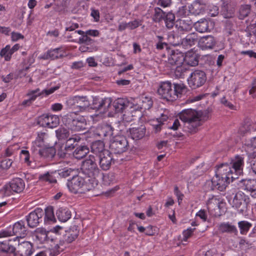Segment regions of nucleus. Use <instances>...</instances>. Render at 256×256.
<instances>
[{
	"label": "nucleus",
	"instance_id": "f257e3e1",
	"mask_svg": "<svg viewBox=\"0 0 256 256\" xmlns=\"http://www.w3.org/2000/svg\"><path fill=\"white\" fill-rule=\"evenodd\" d=\"M98 184V180L89 177L84 178L80 176H73L68 180L66 186L69 190L74 194L84 193L95 188Z\"/></svg>",
	"mask_w": 256,
	"mask_h": 256
},
{
	"label": "nucleus",
	"instance_id": "f03ea898",
	"mask_svg": "<svg viewBox=\"0 0 256 256\" xmlns=\"http://www.w3.org/2000/svg\"><path fill=\"white\" fill-rule=\"evenodd\" d=\"M230 169L226 164H222L217 166L215 176L212 179V186L214 188L220 191L226 189L232 180Z\"/></svg>",
	"mask_w": 256,
	"mask_h": 256
},
{
	"label": "nucleus",
	"instance_id": "7ed1b4c3",
	"mask_svg": "<svg viewBox=\"0 0 256 256\" xmlns=\"http://www.w3.org/2000/svg\"><path fill=\"white\" fill-rule=\"evenodd\" d=\"M180 118L189 129L190 132H195L202 120V112L192 109L183 110L180 114Z\"/></svg>",
	"mask_w": 256,
	"mask_h": 256
},
{
	"label": "nucleus",
	"instance_id": "20e7f679",
	"mask_svg": "<svg viewBox=\"0 0 256 256\" xmlns=\"http://www.w3.org/2000/svg\"><path fill=\"white\" fill-rule=\"evenodd\" d=\"M26 228L24 226V222L23 221H18L14 223L12 226H9L5 229L0 231V238H4L12 236H16L13 238L14 242L19 238H24L26 236Z\"/></svg>",
	"mask_w": 256,
	"mask_h": 256
},
{
	"label": "nucleus",
	"instance_id": "39448f33",
	"mask_svg": "<svg viewBox=\"0 0 256 256\" xmlns=\"http://www.w3.org/2000/svg\"><path fill=\"white\" fill-rule=\"evenodd\" d=\"M68 108L75 114L85 111L90 104L86 96H76L70 97L66 102Z\"/></svg>",
	"mask_w": 256,
	"mask_h": 256
},
{
	"label": "nucleus",
	"instance_id": "423d86ee",
	"mask_svg": "<svg viewBox=\"0 0 256 256\" xmlns=\"http://www.w3.org/2000/svg\"><path fill=\"white\" fill-rule=\"evenodd\" d=\"M82 170L86 177L96 180V178L100 174V170L96 162L95 157L92 155H90L82 163Z\"/></svg>",
	"mask_w": 256,
	"mask_h": 256
},
{
	"label": "nucleus",
	"instance_id": "0eeeda50",
	"mask_svg": "<svg viewBox=\"0 0 256 256\" xmlns=\"http://www.w3.org/2000/svg\"><path fill=\"white\" fill-rule=\"evenodd\" d=\"M25 188V183L20 178H16L6 184L2 188L1 192L5 196H9L12 192L20 193Z\"/></svg>",
	"mask_w": 256,
	"mask_h": 256
},
{
	"label": "nucleus",
	"instance_id": "6e6552de",
	"mask_svg": "<svg viewBox=\"0 0 256 256\" xmlns=\"http://www.w3.org/2000/svg\"><path fill=\"white\" fill-rule=\"evenodd\" d=\"M249 198L242 192H237L232 200H229V202L232 207L237 209L239 213L244 214L247 208Z\"/></svg>",
	"mask_w": 256,
	"mask_h": 256
},
{
	"label": "nucleus",
	"instance_id": "1a4fd4ad",
	"mask_svg": "<svg viewBox=\"0 0 256 256\" xmlns=\"http://www.w3.org/2000/svg\"><path fill=\"white\" fill-rule=\"evenodd\" d=\"M206 73L200 70H195L192 72L188 78L189 86L192 88L200 87L206 82Z\"/></svg>",
	"mask_w": 256,
	"mask_h": 256
},
{
	"label": "nucleus",
	"instance_id": "9d476101",
	"mask_svg": "<svg viewBox=\"0 0 256 256\" xmlns=\"http://www.w3.org/2000/svg\"><path fill=\"white\" fill-rule=\"evenodd\" d=\"M230 169L232 175V181L238 178L243 172L244 166V158L242 156H236L232 160L230 164H226Z\"/></svg>",
	"mask_w": 256,
	"mask_h": 256
},
{
	"label": "nucleus",
	"instance_id": "9b49d317",
	"mask_svg": "<svg viewBox=\"0 0 256 256\" xmlns=\"http://www.w3.org/2000/svg\"><path fill=\"white\" fill-rule=\"evenodd\" d=\"M128 147V142L126 137L118 136L114 138L110 145V150L116 154L126 152Z\"/></svg>",
	"mask_w": 256,
	"mask_h": 256
},
{
	"label": "nucleus",
	"instance_id": "f8f14e48",
	"mask_svg": "<svg viewBox=\"0 0 256 256\" xmlns=\"http://www.w3.org/2000/svg\"><path fill=\"white\" fill-rule=\"evenodd\" d=\"M158 92L163 98L168 101L174 100L175 95L173 94L172 83L169 81L160 82Z\"/></svg>",
	"mask_w": 256,
	"mask_h": 256
},
{
	"label": "nucleus",
	"instance_id": "ddd939ff",
	"mask_svg": "<svg viewBox=\"0 0 256 256\" xmlns=\"http://www.w3.org/2000/svg\"><path fill=\"white\" fill-rule=\"evenodd\" d=\"M43 216L44 212L42 208H37L35 209L26 216L28 226L30 228L36 227L42 221Z\"/></svg>",
	"mask_w": 256,
	"mask_h": 256
},
{
	"label": "nucleus",
	"instance_id": "4468645a",
	"mask_svg": "<svg viewBox=\"0 0 256 256\" xmlns=\"http://www.w3.org/2000/svg\"><path fill=\"white\" fill-rule=\"evenodd\" d=\"M65 54L64 49L62 47L50 49L46 52L41 54L38 58L44 60H54L64 56Z\"/></svg>",
	"mask_w": 256,
	"mask_h": 256
},
{
	"label": "nucleus",
	"instance_id": "2eb2a0df",
	"mask_svg": "<svg viewBox=\"0 0 256 256\" xmlns=\"http://www.w3.org/2000/svg\"><path fill=\"white\" fill-rule=\"evenodd\" d=\"M134 104L128 100L126 98H118L113 102V106L116 112H123L128 108H133Z\"/></svg>",
	"mask_w": 256,
	"mask_h": 256
},
{
	"label": "nucleus",
	"instance_id": "dca6fc26",
	"mask_svg": "<svg viewBox=\"0 0 256 256\" xmlns=\"http://www.w3.org/2000/svg\"><path fill=\"white\" fill-rule=\"evenodd\" d=\"M184 61V54L178 50H172L168 56V62L171 66H177L178 67Z\"/></svg>",
	"mask_w": 256,
	"mask_h": 256
},
{
	"label": "nucleus",
	"instance_id": "f3484780",
	"mask_svg": "<svg viewBox=\"0 0 256 256\" xmlns=\"http://www.w3.org/2000/svg\"><path fill=\"white\" fill-rule=\"evenodd\" d=\"M18 249L15 256H31L34 252L32 244L28 242H22Z\"/></svg>",
	"mask_w": 256,
	"mask_h": 256
},
{
	"label": "nucleus",
	"instance_id": "a211bd4d",
	"mask_svg": "<svg viewBox=\"0 0 256 256\" xmlns=\"http://www.w3.org/2000/svg\"><path fill=\"white\" fill-rule=\"evenodd\" d=\"M58 88L54 87L52 88H50L48 90H44L42 91H40L39 88H36L34 90H29L26 96L28 97V98L32 102H34L36 98L42 95L45 94L46 96H48L52 93H53L55 90H56Z\"/></svg>",
	"mask_w": 256,
	"mask_h": 256
},
{
	"label": "nucleus",
	"instance_id": "6ab92c4d",
	"mask_svg": "<svg viewBox=\"0 0 256 256\" xmlns=\"http://www.w3.org/2000/svg\"><path fill=\"white\" fill-rule=\"evenodd\" d=\"M216 44V40L210 35L202 37L198 41V45L203 50L212 49Z\"/></svg>",
	"mask_w": 256,
	"mask_h": 256
},
{
	"label": "nucleus",
	"instance_id": "aec40b11",
	"mask_svg": "<svg viewBox=\"0 0 256 256\" xmlns=\"http://www.w3.org/2000/svg\"><path fill=\"white\" fill-rule=\"evenodd\" d=\"M96 134L100 137L106 140L110 139L113 134V128L108 124H102L98 127Z\"/></svg>",
	"mask_w": 256,
	"mask_h": 256
},
{
	"label": "nucleus",
	"instance_id": "412c9836",
	"mask_svg": "<svg viewBox=\"0 0 256 256\" xmlns=\"http://www.w3.org/2000/svg\"><path fill=\"white\" fill-rule=\"evenodd\" d=\"M98 157L100 168L104 170H108L110 166L112 160L111 154L110 152L108 150L104 151V153L102 154H101Z\"/></svg>",
	"mask_w": 256,
	"mask_h": 256
},
{
	"label": "nucleus",
	"instance_id": "4be33fe9",
	"mask_svg": "<svg viewBox=\"0 0 256 256\" xmlns=\"http://www.w3.org/2000/svg\"><path fill=\"white\" fill-rule=\"evenodd\" d=\"M218 230L222 233L238 234L236 226L229 222H223L220 224L218 226Z\"/></svg>",
	"mask_w": 256,
	"mask_h": 256
},
{
	"label": "nucleus",
	"instance_id": "5701e85b",
	"mask_svg": "<svg viewBox=\"0 0 256 256\" xmlns=\"http://www.w3.org/2000/svg\"><path fill=\"white\" fill-rule=\"evenodd\" d=\"M146 128L144 126L130 128V136L132 139L136 140L143 138L146 134Z\"/></svg>",
	"mask_w": 256,
	"mask_h": 256
},
{
	"label": "nucleus",
	"instance_id": "b1692460",
	"mask_svg": "<svg viewBox=\"0 0 256 256\" xmlns=\"http://www.w3.org/2000/svg\"><path fill=\"white\" fill-rule=\"evenodd\" d=\"M139 108V106L137 104H134L133 108H128L126 111L123 114L122 118L124 122H130L134 120V117L136 116V113Z\"/></svg>",
	"mask_w": 256,
	"mask_h": 256
},
{
	"label": "nucleus",
	"instance_id": "393cba45",
	"mask_svg": "<svg viewBox=\"0 0 256 256\" xmlns=\"http://www.w3.org/2000/svg\"><path fill=\"white\" fill-rule=\"evenodd\" d=\"M58 220L62 222L68 220L72 216L71 212L67 208H60L56 212Z\"/></svg>",
	"mask_w": 256,
	"mask_h": 256
},
{
	"label": "nucleus",
	"instance_id": "a878e982",
	"mask_svg": "<svg viewBox=\"0 0 256 256\" xmlns=\"http://www.w3.org/2000/svg\"><path fill=\"white\" fill-rule=\"evenodd\" d=\"M14 242L13 238L8 240L0 242V250L3 252L12 254L16 251L14 246L10 242Z\"/></svg>",
	"mask_w": 256,
	"mask_h": 256
},
{
	"label": "nucleus",
	"instance_id": "bb28decb",
	"mask_svg": "<svg viewBox=\"0 0 256 256\" xmlns=\"http://www.w3.org/2000/svg\"><path fill=\"white\" fill-rule=\"evenodd\" d=\"M173 94L175 95L174 100L185 94L187 92V87L184 84H174Z\"/></svg>",
	"mask_w": 256,
	"mask_h": 256
},
{
	"label": "nucleus",
	"instance_id": "cd10ccee",
	"mask_svg": "<svg viewBox=\"0 0 256 256\" xmlns=\"http://www.w3.org/2000/svg\"><path fill=\"white\" fill-rule=\"evenodd\" d=\"M244 189L250 192L252 196L256 198V180H243Z\"/></svg>",
	"mask_w": 256,
	"mask_h": 256
},
{
	"label": "nucleus",
	"instance_id": "c85d7f7f",
	"mask_svg": "<svg viewBox=\"0 0 256 256\" xmlns=\"http://www.w3.org/2000/svg\"><path fill=\"white\" fill-rule=\"evenodd\" d=\"M91 151L93 154L98 155V156L101 154H102L104 151L108 150L104 149V144L102 142L97 140L92 142L91 146Z\"/></svg>",
	"mask_w": 256,
	"mask_h": 256
},
{
	"label": "nucleus",
	"instance_id": "c756f323",
	"mask_svg": "<svg viewBox=\"0 0 256 256\" xmlns=\"http://www.w3.org/2000/svg\"><path fill=\"white\" fill-rule=\"evenodd\" d=\"M198 40L196 34L192 33L186 36L182 40V44L186 47H190L195 44Z\"/></svg>",
	"mask_w": 256,
	"mask_h": 256
},
{
	"label": "nucleus",
	"instance_id": "7c9ffc66",
	"mask_svg": "<svg viewBox=\"0 0 256 256\" xmlns=\"http://www.w3.org/2000/svg\"><path fill=\"white\" fill-rule=\"evenodd\" d=\"M194 28L196 30L199 32H208L209 28L208 22L205 19H202L195 24Z\"/></svg>",
	"mask_w": 256,
	"mask_h": 256
},
{
	"label": "nucleus",
	"instance_id": "2f4dec72",
	"mask_svg": "<svg viewBox=\"0 0 256 256\" xmlns=\"http://www.w3.org/2000/svg\"><path fill=\"white\" fill-rule=\"evenodd\" d=\"M80 138L76 135L70 138L66 142L65 150L66 152L72 150L77 145V143L80 140Z\"/></svg>",
	"mask_w": 256,
	"mask_h": 256
},
{
	"label": "nucleus",
	"instance_id": "473e14b6",
	"mask_svg": "<svg viewBox=\"0 0 256 256\" xmlns=\"http://www.w3.org/2000/svg\"><path fill=\"white\" fill-rule=\"evenodd\" d=\"M88 152L89 148L88 146H82L74 150L73 154L76 159H81L84 158Z\"/></svg>",
	"mask_w": 256,
	"mask_h": 256
},
{
	"label": "nucleus",
	"instance_id": "72a5a7b5",
	"mask_svg": "<svg viewBox=\"0 0 256 256\" xmlns=\"http://www.w3.org/2000/svg\"><path fill=\"white\" fill-rule=\"evenodd\" d=\"M79 234L78 230L76 227L70 228L66 232V240L68 242H72L74 240L78 237Z\"/></svg>",
	"mask_w": 256,
	"mask_h": 256
},
{
	"label": "nucleus",
	"instance_id": "f704fd0d",
	"mask_svg": "<svg viewBox=\"0 0 256 256\" xmlns=\"http://www.w3.org/2000/svg\"><path fill=\"white\" fill-rule=\"evenodd\" d=\"M73 128L76 130H81L86 128V121L83 118H78L72 121Z\"/></svg>",
	"mask_w": 256,
	"mask_h": 256
},
{
	"label": "nucleus",
	"instance_id": "c9c22d12",
	"mask_svg": "<svg viewBox=\"0 0 256 256\" xmlns=\"http://www.w3.org/2000/svg\"><path fill=\"white\" fill-rule=\"evenodd\" d=\"M44 221L48 223L55 222H56L54 208L52 206H48L45 209Z\"/></svg>",
	"mask_w": 256,
	"mask_h": 256
},
{
	"label": "nucleus",
	"instance_id": "e433bc0d",
	"mask_svg": "<svg viewBox=\"0 0 256 256\" xmlns=\"http://www.w3.org/2000/svg\"><path fill=\"white\" fill-rule=\"evenodd\" d=\"M243 148L244 149L246 154L254 152V150L256 149V136L247 140L244 144Z\"/></svg>",
	"mask_w": 256,
	"mask_h": 256
},
{
	"label": "nucleus",
	"instance_id": "4c0bfd02",
	"mask_svg": "<svg viewBox=\"0 0 256 256\" xmlns=\"http://www.w3.org/2000/svg\"><path fill=\"white\" fill-rule=\"evenodd\" d=\"M252 226L251 223L246 220L240 221L238 222V227L241 234H246Z\"/></svg>",
	"mask_w": 256,
	"mask_h": 256
},
{
	"label": "nucleus",
	"instance_id": "58836bf2",
	"mask_svg": "<svg viewBox=\"0 0 256 256\" xmlns=\"http://www.w3.org/2000/svg\"><path fill=\"white\" fill-rule=\"evenodd\" d=\"M164 20L166 26L169 29L172 28L174 24L175 16L172 12H166Z\"/></svg>",
	"mask_w": 256,
	"mask_h": 256
},
{
	"label": "nucleus",
	"instance_id": "ea45409f",
	"mask_svg": "<svg viewBox=\"0 0 256 256\" xmlns=\"http://www.w3.org/2000/svg\"><path fill=\"white\" fill-rule=\"evenodd\" d=\"M98 103V105L95 106L94 108L99 110L103 108L104 110H107L110 106L112 100L110 98H106L100 100Z\"/></svg>",
	"mask_w": 256,
	"mask_h": 256
},
{
	"label": "nucleus",
	"instance_id": "a19ab883",
	"mask_svg": "<svg viewBox=\"0 0 256 256\" xmlns=\"http://www.w3.org/2000/svg\"><path fill=\"white\" fill-rule=\"evenodd\" d=\"M142 106H139L138 110H140L141 109L149 110L152 106L153 102L151 98L149 96H142Z\"/></svg>",
	"mask_w": 256,
	"mask_h": 256
},
{
	"label": "nucleus",
	"instance_id": "79ce46f5",
	"mask_svg": "<svg viewBox=\"0 0 256 256\" xmlns=\"http://www.w3.org/2000/svg\"><path fill=\"white\" fill-rule=\"evenodd\" d=\"M48 128H54L60 124V118L55 114H48Z\"/></svg>",
	"mask_w": 256,
	"mask_h": 256
},
{
	"label": "nucleus",
	"instance_id": "37998d69",
	"mask_svg": "<svg viewBox=\"0 0 256 256\" xmlns=\"http://www.w3.org/2000/svg\"><path fill=\"white\" fill-rule=\"evenodd\" d=\"M219 200L215 197L209 198L206 202V209L208 212H210L212 209L219 208Z\"/></svg>",
	"mask_w": 256,
	"mask_h": 256
},
{
	"label": "nucleus",
	"instance_id": "c03bdc74",
	"mask_svg": "<svg viewBox=\"0 0 256 256\" xmlns=\"http://www.w3.org/2000/svg\"><path fill=\"white\" fill-rule=\"evenodd\" d=\"M250 11V6L248 4L242 5L239 9L238 18L243 20L246 17Z\"/></svg>",
	"mask_w": 256,
	"mask_h": 256
},
{
	"label": "nucleus",
	"instance_id": "a18cd8bd",
	"mask_svg": "<svg viewBox=\"0 0 256 256\" xmlns=\"http://www.w3.org/2000/svg\"><path fill=\"white\" fill-rule=\"evenodd\" d=\"M42 156L45 158H52L54 156L55 151L52 148H49L45 146L40 152H38Z\"/></svg>",
	"mask_w": 256,
	"mask_h": 256
},
{
	"label": "nucleus",
	"instance_id": "49530a36",
	"mask_svg": "<svg viewBox=\"0 0 256 256\" xmlns=\"http://www.w3.org/2000/svg\"><path fill=\"white\" fill-rule=\"evenodd\" d=\"M56 136L59 139L68 138L70 136L69 130L64 128H60L56 130Z\"/></svg>",
	"mask_w": 256,
	"mask_h": 256
},
{
	"label": "nucleus",
	"instance_id": "de8ad7c7",
	"mask_svg": "<svg viewBox=\"0 0 256 256\" xmlns=\"http://www.w3.org/2000/svg\"><path fill=\"white\" fill-rule=\"evenodd\" d=\"M165 12H164L161 8H154V14L153 16L154 20L155 22H160L164 19L166 15Z\"/></svg>",
	"mask_w": 256,
	"mask_h": 256
},
{
	"label": "nucleus",
	"instance_id": "09e8293b",
	"mask_svg": "<svg viewBox=\"0 0 256 256\" xmlns=\"http://www.w3.org/2000/svg\"><path fill=\"white\" fill-rule=\"evenodd\" d=\"M184 60L188 64L191 66H195L198 64V60L196 55L190 56V53H187L184 57Z\"/></svg>",
	"mask_w": 256,
	"mask_h": 256
},
{
	"label": "nucleus",
	"instance_id": "8fccbe9b",
	"mask_svg": "<svg viewBox=\"0 0 256 256\" xmlns=\"http://www.w3.org/2000/svg\"><path fill=\"white\" fill-rule=\"evenodd\" d=\"M252 172L256 174V151L247 154Z\"/></svg>",
	"mask_w": 256,
	"mask_h": 256
},
{
	"label": "nucleus",
	"instance_id": "3c124183",
	"mask_svg": "<svg viewBox=\"0 0 256 256\" xmlns=\"http://www.w3.org/2000/svg\"><path fill=\"white\" fill-rule=\"evenodd\" d=\"M192 7L194 10L196 14H199L204 10V4L201 0H196L192 4Z\"/></svg>",
	"mask_w": 256,
	"mask_h": 256
},
{
	"label": "nucleus",
	"instance_id": "603ef678",
	"mask_svg": "<svg viewBox=\"0 0 256 256\" xmlns=\"http://www.w3.org/2000/svg\"><path fill=\"white\" fill-rule=\"evenodd\" d=\"M10 50V46L6 45L0 52V56L4 57V60L6 61H9L12 58V54Z\"/></svg>",
	"mask_w": 256,
	"mask_h": 256
},
{
	"label": "nucleus",
	"instance_id": "864d4df0",
	"mask_svg": "<svg viewBox=\"0 0 256 256\" xmlns=\"http://www.w3.org/2000/svg\"><path fill=\"white\" fill-rule=\"evenodd\" d=\"M39 178L42 181L48 182L49 183H56V182L55 177L48 172L40 175Z\"/></svg>",
	"mask_w": 256,
	"mask_h": 256
},
{
	"label": "nucleus",
	"instance_id": "5fc2aeb1",
	"mask_svg": "<svg viewBox=\"0 0 256 256\" xmlns=\"http://www.w3.org/2000/svg\"><path fill=\"white\" fill-rule=\"evenodd\" d=\"M46 146L44 142H33L32 143L31 150L35 154H37L38 152H40V150Z\"/></svg>",
	"mask_w": 256,
	"mask_h": 256
},
{
	"label": "nucleus",
	"instance_id": "6e6d98bb",
	"mask_svg": "<svg viewBox=\"0 0 256 256\" xmlns=\"http://www.w3.org/2000/svg\"><path fill=\"white\" fill-rule=\"evenodd\" d=\"M176 27L179 32L187 31L189 29V26L183 20H177L176 22Z\"/></svg>",
	"mask_w": 256,
	"mask_h": 256
},
{
	"label": "nucleus",
	"instance_id": "4d7b16f0",
	"mask_svg": "<svg viewBox=\"0 0 256 256\" xmlns=\"http://www.w3.org/2000/svg\"><path fill=\"white\" fill-rule=\"evenodd\" d=\"M48 114H42L38 117L37 122L40 126L48 128Z\"/></svg>",
	"mask_w": 256,
	"mask_h": 256
},
{
	"label": "nucleus",
	"instance_id": "13d9d810",
	"mask_svg": "<svg viewBox=\"0 0 256 256\" xmlns=\"http://www.w3.org/2000/svg\"><path fill=\"white\" fill-rule=\"evenodd\" d=\"M195 228H188L182 232L183 238L182 241L187 242L188 240L192 235Z\"/></svg>",
	"mask_w": 256,
	"mask_h": 256
},
{
	"label": "nucleus",
	"instance_id": "bf43d9fd",
	"mask_svg": "<svg viewBox=\"0 0 256 256\" xmlns=\"http://www.w3.org/2000/svg\"><path fill=\"white\" fill-rule=\"evenodd\" d=\"M208 212L207 209H201L196 213V216L199 218L202 222H206L208 220Z\"/></svg>",
	"mask_w": 256,
	"mask_h": 256
},
{
	"label": "nucleus",
	"instance_id": "052dcab7",
	"mask_svg": "<svg viewBox=\"0 0 256 256\" xmlns=\"http://www.w3.org/2000/svg\"><path fill=\"white\" fill-rule=\"evenodd\" d=\"M168 118V116L166 114H162L161 116L158 118V124H156L154 126V128H155L156 131L158 132L160 130V126L163 124V122L166 120Z\"/></svg>",
	"mask_w": 256,
	"mask_h": 256
},
{
	"label": "nucleus",
	"instance_id": "680f3d73",
	"mask_svg": "<svg viewBox=\"0 0 256 256\" xmlns=\"http://www.w3.org/2000/svg\"><path fill=\"white\" fill-rule=\"evenodd\" d=\"M36 236L38 238L45 239L47 237L46 230L42 228H38L36 230Z\"/></svg>",
	"mask_w": 256,
	"mask_h": 256
},
{
	"label": "nucleus",
	"instance_id": "e2e57ef3",
	"mask_svg": "<svg viewBox=\"0 0 256 256\" xmlns=\"http://www.w3.org/2000/svg\"><path fill=\"white\" fill-rule=\"evenodd\" d=\"M174 194L177 198L178 204L180 205L184 197V194L178 190V186H175L174 188Z\"/></svg>",
	"mask_w": 256,
	"mask_h": 256
},
{
	"label": "nucleus",
	"instance_id": "0e129e2a",
	"mask_svg": "<svg viewBox=\"0 0 256 256\" xmlns=\"http://www.w3.org/2000/svg\"><path fill=\"white\" fill-rule=\"evenodd\" d=\"M114 178L112 174L104 175L102 177L104 184L105 185H109L113 182Z\"/></svg>",
	"mask_w": 256,
	"mask_h": 256
},
{
	"label": "nucleus",
	"instance_id": "69168bd1",
	"mask_svg": "<svg viewBox=\"0 0 256 256\" xmlns=\"http://www.w3.org/2000/svg\"><path fill=\"white\" fill-rule=\"evenodd\" d=\"M24 36L18 32H13L11 33V40L12 42H17L24 38Z\"/></svg>",
	"mask_w": 256,
	"mask_h": 256
},
{
	"label": "nucleus",
	"instance_id": "338daca9",
	"mask_svg": "<svg viewBox=\"0 0 256 256\" xmlns=\"http://www.w3.org/2000/svg\"><path fill=\"white\" fill-rule=\"evenodd\" d=\"M128 28L133 30L138 28L140 25V22L138 20H134L128 23Z\"/></svg>",
	"mask_w": 256,
	"mask_h": 256
},
{
	"label": "nucleus",
	"instance_id": "774afa93",
	"mask_svg": "<svg viewBox=\"0 0 256 256\" xmlns=\"http://www.w3.org/2000/svg\"><path fill=\"white\" fill-rule=\"evenodd\" d=\"M249 94L253 98H256V80L252 81L251 88L249 90Z\"/></svg>",
	"mask_w": 256,
	"mask_h": 256
}]
</instances>
